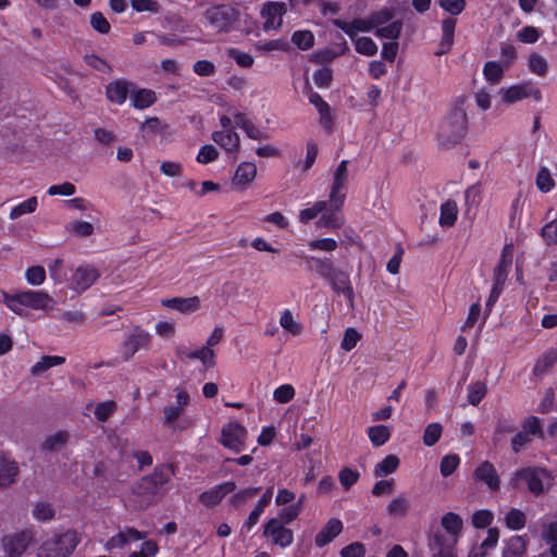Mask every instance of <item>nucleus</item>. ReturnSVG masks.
I'll return each mask as SVG.
<instances>
[{"instance_id":"ea45409f","label":"nucleus","mask_w":557,"mask_h":557,"mask_svg":"<svg viewBox=\"0 0 557 557\" xmlns=\"http://www.w3.org/2000/svg\"><path fill=\"white\" fill-rule=\"evenodd\" d=\"M65 362V358L61 356H44L41 359L32 367V373L39 375L48 369L61 366Z\"/></svg>"},{"instance_id":"6e6d98bb","label":"nucleus","mask_w":557,"mask_h":557,"mask_svg":"<svg viewBox=\"0 0 557 557\" xmlns=\"http://www.w3.org/2000/svg\"><path fill=\"white\" fill-rule=\"evenodd\" d=\"M535 183H536L537 188L542 193H545V194L549 193L555 187V181L552 177L549 170L545 166H542L539 170V172L536 174Z\"/></svg>"},{"instance_id":"f257e3e1","label":"nucleus","mask_w":557,"mask_h":557,"mask_svg":"<svg viewBox=\"0 0 557 557\" xmlns=\"http://www.w3.org/2000/svg\"><path fill=\"white\" fill-rule=\"evenodd\" d=\"M296 256L305 260L308 271L327 281L335 293L343 294L350 301L354 300V289L348 274L337 269L331 258L305 255L302 251Z\"/></svg>"},{"instance_id":"49530a36","label":"nucleus","mask_w":557,"mask_h":557,"mask_svg":"<svg viewBox=\"0 0 557 557\" xmlns=\"http://www.w3.org/2000/svg\"><path fill=\"white\" fill-rule=\"evenodd\" d=\"M468 401L472 406H478L487 393V387L484 382L476 381L468 385Z\"/></svg>"},{"instance_id":"4d7b16f0","label":"nucleus","mask_w":557,"mask_h":557,"mask_svg":"<svg viewBox=\"0 0 557 557\" xmlns=\"http://www.w3.org/2000/svg\"><path fill=\"white\" fill-rule=\"evenodd\" d=\"M116 408L117 405L114 400L99 403L94 410L95 418L99 422H106L114 413Z\"/></svg>"},{"instance_id":"09e8293b","label":"nucleus","mask_w":557,"mask_h":557,"mask_svg":"<svg viewBox=\"0 0 557 557\" xmlns=\"http://www.w3.org/2000/svg\"><path fill=\"white\" fill-rule=\"evenodd\" d=\"M37 198L35 196L29 197L12 208L10 212V219L15 220L24 214L33 213L37 209Z\"/></svg>"},{"instance_id":"bb28decb","label":"nucleus","mask_w":557,"mask_h":557,"mask_svg":"<svg viewBox=\"0 0 557 557\" xmlns=\"http://www.w3.org/2000/svg\"><path fill=\"white\" fill-rule=\"evenodd\" d=\"M211 138L227 152H237L239 149L240 139L235 131H215Z\"/></svg>"},{"instance_id":"aec40b11","label":"nucleus","mask_w":557,"mask_h":557,"mask_svg":"<svg viewBox=\"0 0 557 557\" xmlns=\"http://www.w3.org/2000/svg\"><path fill=\"white\" fill-rule=\"evenodd\" d=\"M343 522L338 518H331L324 527L317 533L314 544L317 547H324L329 545L335 537L343 531Z\"/></svg>"},{"instance_id":"58836bf2","label":"nucleus","mask_w":557,"mask_h":557,"mask_svg":"<svg viewBox=\"0 0 557 557\" xmlns=\"http://www.w3.org/2000/svg\"><path fill=\"white\" fill-rule=\"evenodd\" d=\"M527 517L523 511L511 508L505 516V524L509 530L519 531L525 527Z\"/></svg>"},{"instance_id":"f8f14e48","label":"nucleus","mask_w":557,"mask_h":557,"mask_svg":"<svg viewBox=\"0 0 557 557\" xmlns=\"http://www.w3.org/2000/svg\"><path fill=\"white\" fill-rule=\"evenodd\" d=\"M33 535L30 531L23 530L1 539V546L8 557H21L28 548Z\"/></svg>"},{"instance_id":"f03ea898","label":"nucleus","mask_w":557,"mask_h":557,"mask_svg":"<svg viewBox=\"0 0 557 557\" xmlns=\"http://www.w3.org/2000/svg\"><path fill=\"white\" fill-rule=\"evenodd\" d=\"M553 480L554 478L547 468L527 466L517 469L512 473L509 480V486L518 490L523 483L533 496L539 497L552 486Z\"/></svg>"},{"instance_id":"5701e85b","label":"nucleus","mask_w":557,"mask_h":557,"mask_svg":"<svg viewBox=\"0 0 557 557\" xmlns=\"http://www.w3.org/2000/svg\"><path fill=\"white\" fill-rule=\"evenodd\" d=\"M131 86L133 84L123 78L109 83L106 87L107 99L112 103L123 104L127 99Z\"/></svg>"},{"instance_id":"4468645a","label":"nucleus","mask_w":557,"mask_h":557,"mask_svg":"<svg viewBox=\"0 0 557 557\" xmlns=\"http://www.w3.org/2000/svg\"><path fill=\"white\" fill-rule=\"evenodd\" d=\"M99 277L100 273L95 267L89 264L79 265L72 273L69 286L81 294L90 288Z\"/></svg>"},{"instance_id":"603ef678","label":"nucleus","mask_w":557,"mask_h":557,"mask_svg":"<svg viewBox=\"0 0 557 557\" xmlns=\"http://www.w3.org/2000/svg\"><path fill=\"white\" fill-rule=\"evenodd\" d=\"M460 457L457 454L445 455L440 462V472L444 478L451 475L460 465Z\"/></svg>"},{"instance_id":"7c9ffc66","label":"nucleus","mask_w":557,"mask_h":557,"mask_svg":"<svg viewBox=\"0 0 557 557\" xmlns=\"http://www.w3.org/2000/svg\"><path fill=\"white\" fill-rule=\"evenodd\" d=\"M157 101L156 92L152 89L140 88L133 92L132 104L138 110H145Z\"/></svg>"},{"instance_id":"c9c22d12","label":"nucleus","mask_w":557,"mask_h":557,"mask_svg":"<svg viewBox=\"0 0 557 557\" xmlns=\"http://www.w3.org/2000/svg\"><path fill=\"white\" fill-rule=\"evenodd\" d=\"M367 434L374 447L383 446L391 438L389 428L383 424L370 426Z\"/></svg>"},{"instance_id":"b1692460","label":"nucleus","mask_w":557,"mask_h":557,"mask_svg":"<svg viewBox=\"0 0 557 557\" xmlns=\"http://www.w3.org/2000/svg\"><path fill=\"white\" fill-rule=\"evenodd\" d=\"M456 25L457 20L454 17H445L442 20V38L440 40L441 49L436 52V55L445 54L451 50L455 42Z\"/></svg>"},{"instance_id":"a211bd4d","label":"nucleus","mask_w":557,"mask_h":557,"mask_svg":"<svg viewBox=\"0 0 557 557\" xmlns=\"http://www.w3.org/2000/svg\"><path fill=\"white\" fill-rule=\"evenodd\" d=\"M162 307L176 310L183 314H190L198 311L201 307V300L198 296L191 297H173L161 300Z\"/></svg>"},{"instance_id":"f3484780","label":"nucleus","mask_w":557,"mask_h":557,"mask_svg":"<svg viewBox=\"0 0 557 557\" xmlns=\"http://www.w3.org/2000/svg\"><path fill=\"white\" fill-rule=\"evenodd\" d=\"M473 478L476 482L484 483L492 492L500 487V479L495 466L491 461H482L474 470Z\"/></svg>"},{"instance_id":"2f4dec72","label":"nucleus","mask_w":557,"mask_h":557,"mask_svg":"<svg viewBox=\"0 0 557 557\" xmlns=\"http://www.w3.org/2000/svg\"><path fill=\"white\" fill-rule=\"evenodd\" d=\"M527 552V541L523 536H511L503 550V557H522Z\"/></svg>"},{"instance_id":"37998d69","label":"nucleus","mask_w":557,"mask_h":557,"mask_svg":"<svg viewBox=\"0 0 557 557\" xmlns=\"http://www.w3.org/2000/svg\"><path fill=\"white\" fill-rule=\"evenodd\" d=\"M292 42L300 50H309L314 45V35L311 30H296L292 35Z\"/></svg>"},{"instance_id":"9d476101","label":"nucleus","mask_w":557,"mask_h":557,"mask_svg":"<svg viewBox=\"0 0 557 557\" xmlns=\"http://www.w3.org/2000/svg\"><path fill=\"white\" fill-rule=\"evenodd\" d=\"M262 536L270 537L272 543L281 548H286L294 542L293 530L285 528L276 518H271L264 523Z\"/></svg>"},{"instance_id":"69168bd1","label":"nucleus","mask_w":557,"mask_h":557,"mask_svg":"<svg viewBox=\"0 0 557 557\" xmlns=\"http://www.w3.org/2000/svg\"><path fill=\"white\" fill-rule=\"evenodd\" d=\"M442 425L437 422H434V423H430L425 430H424V433H423V443L425 446H433L435 445L440 438H441V435H442Z\"/></svg>"},{"instance_id":"20e7f679","label":"nucleus","mask_w":557,"mask_h":557,"mask_svg":"<svg viewBox=\"0 0 557 557\" xmlns=\"http://www.w3.org/2000/svg\"><path fill=\"white\" fill-rule=\"evenodd\" d=\"M79 542L81 537L75 530L69 529L61 533H54L41 543L37 557H69Z\"/></svg>"},{"instance_id":"864d4df0","label":"nucleus","mask_w":557,"mask_h":557,"mask_svg":"<svg viewBox=\"0 0 557 557\" xmlns=\"http://www.w3.org/2000/svg\"><path fill=\"white\" fill-rule=\"evenodd\" d=\"M503 100L506 103H515L519 100L528 98L527 85H513L503 90Z\"/></svg>"},{"instance_id":"39448f33","label":"nucleus","mask_w":557,"mask_h":557,"mask_svg":"<svg viewBox=\"0 0 557 557\" xmlns=\"http://www.w3.org/2000/svg\"><path fill=\"white\" fill-rule=\"evenodd\" d=\"M175 392V404L163 407L162 422L168 429L182 432L187 430L191 424L189 419H181L190 403V397L188 392L183 387H176Z\"/></svg>"},{"instance_id":"393cba45","label":"nucleus","mask_w":557,"mask_h":557,"mask_svg":"<svg viewBox=\"0 0 557 557\" xmlns=\"http://www.w3.org/2000/svg\"><path fill=\"white\" fill-rule=\"evenodd\" d=\"M327 202L326 209L321 212L320 224L327 228H341L344 225V215L343 208L344 206H339L338 208L334 207L332 202L325 200Z\"/></svg>"},{"instance_id":"a878e982","label":"nucleus","mask_w":557,"mask_h":557,"mask_svg":"<svg viewBox=\"0 0 557 557\" xmlns=\"http://www.w3.org/2000/svg\"><path fill=\"white\" fill-rule=\"evenodd\" d=\"M18 472V465L15 460L4 455L0 456V487H8L13 484Z\"/></svg>"},{"instance_id":"de8ad7c7","label":"nucleus","mask_w":557,"mask_h":557,"mask_svg":"<svg viewBox=\"0 0 557 557\" xmlns=\"http://www.w3.org/2000/svg\"><path fill=\"white\" fill-rule=\"evenodd\" d=\"M373 28H377L384 24L391 23L395 16V10L393 8L384 7L377 11H373L369 14Z\"/></svg>"},{"instance_id":"2eb2a0df","label":"nucleus","mask_w":557,"mask_h":557,"mask_svg":"<svg viewBox=\"0 0 557 557\" xmlns=\"http://www.w3.org/2000/svg\"><path fill=\"white\" fill-rule=\"evenodd\" d=\"M235 490H236L235 482L226 481V482L214 485L210 490L202 492L199 495V502L203 506H206L208 508H212V507L218 506L227 494L233 493Z\"/></svg>"},{"instance_id":"c756f323","label":"nucleus","mask_w":557,"mask_h":557,"mask_svg":"<svg viewBox=\"0 0 557 557\" xmlns=\"http://www.w3.org/2000/svg\"><path fill=\"white\" fill-rule=\"evenodd\" d=\"M441 524L448 533V539H456L458 541L463 527L462 519L458 513L451 511L445 513L441 519Z\"/></svg>"},{"instance_id":"473e14b6","label":"nucleus","mask_w":557,"mask_h":557,"mask_svg":"<svg viewBox=\"0 0 557 557\" xmlns=\"http://www.w3.org/2000/svg\"><path fill=\"white\" fill-rule=\"evenodd\" d=\"M257 175V166L252 162H243L240 163L234 175V182L237 185H247L249 184Z\"/></svg>"},{"instance_id":"412c9836","label":"nucleus","mask_w":557,"mask_h":557,"mask_svg":"<svg viewBox=\"0 0 557 557\" xmlns=\"http://www.w3.org/2000/svg\"><path fill=\"white\" fill-rule=\"evenodd\" d=\"M178 357H186L187 359H197L201 362L203 370H209L215 366V352L208 347H200L199 349L189 350L184 347L176 349Z\"/></svg>"},{"instance_id":"9b49d317","label":"nucleus","mask_w":557,"mask_h":557,"mask_svg":"<svg viewBox=\"0 0 557 557\" xmlns=\"http://www.w3.org/2000/svg\"><path fill=\"white\" fill-rule=\"evenodd\" d=\"M150 339L151 336L147 331L140 326H136L121 345V355L123 360L128 361L138 350L146 349Z\"/></svg>"},{"instance_id":"72a5a7b5","label":"nucleus","mask_w":557,"mask_h":557,"mask_svg":"<svg viewBox=\"0 0 557 557\" xmlns=\"http://www.w3.org/2000/svg\"><path fill=\"white\" fill-rule=\"evenodd\" d=\"M403 27L404 24L401 20L392 21L385 26L377 27L374 32V35L377 38H385L389 39L391 41H397L401 35Z\"/></svg>"},{"instance_id":"774afa93","label":"nucleus","mask_w":557,"mask_h":557,"mask_svg":"<svg viewBox=\"0 0 557 557\" xmlns=\"http://www.w3.org/2000/svg\"><path fill=\"white\" fill-rule=\"evenodd\" d=\"M540 235L546 245H557V219L544 224L541 228Z\"/></svg>"},{"instance_id":"f704fd0d","label":"nucleus","mask_w":557,"mask_h":557,"mask_svg":"<svg viewBox=\"0 0 557 557\" xmlns=\"http://www.w3.org/2000/svg\"><path fill=\"white\" fill-rule=\"evenodd\" d=\"M400 460L396 455H387L373 470L375 478L387 476L394 473L399 467Z\"/></svg>"},{"instance_id":"680f3d73","label":"nucleus","mask_w":557,"mask_h":557,"mask_svg":"<svg viewBox=\"0 0 557 557\" xmlns=\"http://www.w3.org/2000/svg\"><path fill=\"white\" fill-rule=\"evenodd\" d=\"M494 520V515L487 509H481L473 512L471 522L475 529L488 528Z\"/></svg>"},{"instance_id":"bf43d9fd","label":"nucleus","mask_w":557,"mask_h":557,"mask_svg":"<svg viewBox=\"0 0 557 557\" xmlns=\"http://www.w3.org/2000/svg\"><path fill=\"white\" fill-rule=\"evenodd\" d=\"M280 324L284 330L295 336L299 335L302 331L301 324L294 320L293 313L288 309H285L281 314Z\"/></svg>"},{"instance_id":"c03bdc74","label":"nucleus","mask_w":557,"mask_h":557,"mask_svg":"<svg viewBox=\"0 0 557 557\" xmlns=\"http://www.w3.org/2000/svg\"><path fill=\"white\" fill-rule=\"evenodd\" d=\"M69 441L66 431H58L53 435L48 436L41 444V450L53 451L60 446H64Z\"/></svg>"},{"instance_id":"ddd939ff","label":"nucleus","mask_w":557,"mask_h":557,"mask_svg":"<svg viewBox=\"0 0 557 557\" xmlns=\"http://www.w3.org/2000/svg\"><path fill=\"white\" fill-rule=\"evenodd\" d=\"M287 12V7L284 2L269 1L265 2L261 9L260 15L263 20V30H277L283 23V16Z\"/></svg>"},{"instance_id":"13d9d810","label":"nucleus","mask_w":557,"mask_h":557,"mask_svg":"<svg viewBox=\"0 0 557 557\" xmlns=\"http://www.w3.org/2000/svg\"><path fill=\"white\" fill-rule=\"evenodd\" d=\"M355 49L358 53L372 57L377 52V46L370 37H358L355 40Z\"/></svg>"},{"instance_id":"3c124183","label":"nucleus","mask_w":557,"mask_h":557,"mask_svg":"<svg viewBox=\"0 0 557 557\" xmlns=\"http://www.w3.org/2000/svg\"><path fill=\"white\" fill-rule=\"evenodd\" d=\"M521 430L529 434L531 437L537 436L541 440L544 438L541 420L535 416L527 417L521 424Z\"/></svg>"},{"instance_id":"7ed1b4c3","label":"nucleus","mask_w":557,"mask_h":557,"mask_svg":"<svg viewBox=\"0 0 557 557\" xmlns=\"http://www.w3.org/2000/svg\"><path fill=\"white\" fill-rule=\"evenodd\" d=\"M465 97L456 100L454 108L440 127V139L445 146L459 144L468 133V115L465 110Z\"/></svg>"},{"instance_id":"5fc2aeb1","label":"nucleus","mask_w":557,"mask_h":557,"mask_svg":"<svg viewBox=\"0 0 557 557\" xmlns=\"http://www.w3.org/2000/svg\"><path fill=\"white\" fill-rule=\"evenodd\" d=\"M529 69L533 74L545 76L548 72V63L543 55L532 52L529 55Z\"/></svg>"},{"instance_id":"dca6fc26","label":"nucleus","mask_w":557,"mask_h":557,"mask_svg":"<svg viewBox=\"0 0 557 557\" xmlns=\"http://www.w3.org/2000/svg\"><path fill=\"white\" fill-rule=\"evenodd\" d=\"M510 246H506L500 255V258L493 271V284L491 290L502 294L505 288L506 281L511 268V257L506 255V250Z\"/></svg>"},{"instance_id":"4be33fe9","label":"nucleus","mask_w":557,"mask_h":557,"mask_svg":"<svg viewBox=\"0 0 557 557\" xmlns=\"http://www.w3.org/2000/svg\"><path fill=\"white\" fill-rule=\"evenodd\" d=\"M235 125L243 129L246 136L252 140H264L269 138L268 133L257 126L246 113L238 112L234 115Z\"/></svg>"},{"instance_id":"a18cd8bd","label":"nucleus","mask_w":557,"mask_h":557,"mask_svg":"<svg viewBox=\"0 0 557 557\" xmlns=\"http://www.w3.org/2000/svg\"><path fill=\"white\" fill-rule=\"evenodd\" d=\"M255 48L261 53H270L273 51H287L289 45L285 39L278 38L268 41H259L256 44Z\"/></svg>"},{"instance_id":"0eeeda50","label":"nucleus","mask_w":557,"mask_h":557,"mask_svg":"<svg viewBox=\"0 0 557 557\" xmlns=\"http://www.w3.org/2000/svg\"><path fill=\"white\" fill-rule=\"evenodd\" d=\"M52 302V298L47 292L27 289L12 294L9 299L8 308L15 314L25 315L24 308L33 310L47 309Z\"/></svg>"},{"instance_id":"6e6552de","label":"nucleus","mask_w":557,"mask_h":557,"mask_svg":"<svg viewBox=\"0 0 557 557\" xmlns=\"http://www.w3.org/2000/svg\"><path fill=\"white\" fill-rule=\"evenodd\" d=\"M205 17L210 27L218 33H230L235 29L239 20V12L230 4H219L209 8Z\"/></svg>"},{"instance_id":"a19ab883","label":"nucleus","mask_w":557,"mask_h":557,"mask_svg":"<svg viewBox=\"0 0 557 557\" xmlns=\"http://www.w3.org/2000/svg\"><path fill=\"white\" fill-rule=\"evenodd\" d=\"M409 510V500L399 495L393 498L386 507V511L391 517H405Z\"/></svg>"},{"instance_id":"c85d7f7f","label":"nucleus","mask_w":557,"mask_h":557,"mask_svg":"<svg viewBox=\"0 0 557 557\" xmlns=\"http://www.w3.org/2000/svg\"><path fill=\"white\" fill-rule=\"evenodd\" d=\"M458 218V207L456 201L446 200L440 207L438 224L442 227H451L456 224Z\"/></svg>"},{"instance_id":"0e129e2a","label":"nucleus","mask_w":557,"mask_h":557,"mask_svg":"<svg viewBox=\"0 0 557 557\" xmlns=\"http://www.w3.org/2000/svg\"><path fill=\"white\" fill-rule=\"evenodd\" d=\"M312 77L319 88H329L333 81V71L329 66H322L314 71Z\"/></svg>"},{"instance_id":"052dcab7","label":"nucleus","mask_w":557,"mask_h":557,"mask_svg":"<svg viewBox=\"0 0 557 557\" xmlns=\"http://www.w3.org/2000/svg\"><path fill=\"white\" fill-rule=\"evenodd\" d=\"M304 497L305 496L302 495L297 504H292V505L280 510V512H278L280 519L278 520L283 524H288V523L293 522L299 516V513L301 511V504H302Z\"/></svg>"},{"instance_id":"cd10ccee","label":"nucleus","mask_w":557,"mask_h":557,"mask_svg":"<svg viewBox=\"0 0 557 557\" xmlns=\"http://www.w3.org/2000/svg\"><path fill=\"white\" fill-rule=\"evenodd\" d=\"M272 498V490L268 488L259 498L256 507L249 513L247 520L243 524V529L250 531L259 521L260 516L263 513L265 507L270 504Z\"/></svg>"},{"instance_id":"e433bc0d","label":"nucleus","mask_w":557,"mask_h":557,"mask_svg":"<svg viewBox=\"0 0 557 557\" xmlns=\"http://www.w3.org/2000/svg\"><path fill=\"white\" fill-rule=\"evenodd\" d=\"M345 189V182L333 178L330 187L329 202H332L336 208L344 206L346 200Z\"/></svg>"},{"instance_id":"4c0bfd02","label":"nucleus","mask_w":557,"mask_h":557,"mask_svg":"<svg viewBox=\"0 0 557 557\" xmlns=\"http://www.w3.org/2000/svg\"><path fill=\"white\" fill-rule=\"evenodd\" d=\"M516 431V425L508 418H498L495 424V429L492 435V442L497 446L505 434H509Z\"/></svg>"},{"instance_id":"1a4fd4ad","label":"nucleus","mask_w":557,"mask_h":557,"mask_svg":"<svg viewBox=\"0 0 557 557\" xmlns=\"http://www.w3.org/2000/svg\"><path fill=\"white\" fill-rule=\"evenodd\" d=\"M247 430L238 422H230L222 428L221 444L233 450L240 453L246 448Z\"/></svg>"},{"instance_id":"423d86ee","label":"nucleus","mask_w":557,"mask_h":557,"mask_svg":"<svg viewBox=\"0 0 557 557\" xmlns=\"http://www.w3.org/2000/svg\"><path fill=\"white\" fill-rule=\"evenodd\" d=\"M173 474L172 467L166 463L158 465L153 472L138 480L132 491L137 496L150 497L159 494L161 488L169 483Z\"/></svg>"},{"instance_id":"79ce46f5","label":"nucleus","mask_w":557,"mask_h":557,"mask_svg":"<svg viewBox=\"0 0 557 557\" xmlns=\"http://www.w3.org/2000/svg\"><path fill=\"white\" fill-rule=\"evenodd\" d=\"M484 78L491 84H498L504 76V67L496 61H487L483 67Z\"/></svg>"},{"instance_id":"338daca9","label":"nucleus","mask_w":557,"mask_h":557,"mask_svg":"<svg viewBox=\"0 0 557 557\" xmlns=\"http://www.w3.org/2000/svg\"><path fill=\"white\" fill-rule=\"evenodd\" d=\"M361 339V334L354 327H347L341 343V348L345 351L352 350Z\"/></svg>"},{"instance_id":"8fccbe9b","label":"nucleus","mask_w":557,"mask_h":557,"mask_svg":"<svg viewBox=\"0 0 557 557\" xmlns=\"http://www.w3.org/2000/svg\"><path fill=\"white\" fill-rule=\"evenodd\" d=\"M327 202L325 200H318L311 208H306L299 211V222L307 224L315 219L321 212L326 209Z\"/></svg>"},{"instance_id":"6ab92c4d","label":"nucleus","mask_w":557,"mask_h":557,"mask_svg":"<svg viewBox=\"0 0 557 557\" xmlns=\"http://www.w3.org/2000/svg\"><path fill=\"white\" fill-rule=\"evenodd\" d=\"M456 539H448L444 533L437 532L430 540L432 557H456Z\"/></svg>"},{"instance_id":"e2e57ef3","label":"nucleus","mask_w":557,"mask_h":557,"mask_svg":"<svg viewBox=\"0 0 557 557\" xmlns=\"http://www.w3.org/2000/svg\"><path fill=\"white\" fill-rule=\"evenodd\" d=\"M360 474L358 471L349 467H344L338 473V480L344 490H350L359 480Z\"/></svg>"}]
</instances>
